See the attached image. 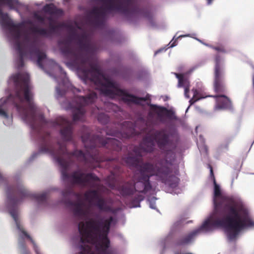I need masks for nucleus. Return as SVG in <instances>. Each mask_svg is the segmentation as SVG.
Masks as SVG:
<instances>
[{"label":"nucleus","instance_id":"f3484780","mask_svg":"<svg viewBox=\"0 0 254 254\" xmlns=\"http://www.w3.org/2000/svg\"><path fill=\"white\" fill-rule=\"evenodd\" d=\"M13 39L15 41L14 46L15 50L17 52L19 57L17 61V65L19 68H22L24 66V57L25 55V52L23 50L21 43L20 41L21 37V32H19L18 37L16 36L15 33H10Z\"/></svg>","mask_w":254,"mask_h":254},{"label":"nucleus","instance_id":"bb28decb","mask_svg":"<svg viewBox=\"0 0 254 254\" xmlns=\"http://www.w3.org/2000/svg\"><path fill=\"white\" fill-rule=\"evenodd\" d=\"M214 195L215 197H220L221 195V190L219 186L217 184L215 179L214 178Z\"/></svg>","mask_w":254,"mask_h":254},{"label":"nucleus","instance_id":"79ce46f5","mask_svg":"<svg viewBox=\"0 0 254 254\" xmlns=\"http://www.w3.org/2000/svg\"><path fill=\"white\" fill-rule=\"evenodd\" d=\"M150 207L151 208L155 209V203H152L150 202Z\"/></svg>","mask_w":254,"mask_h":254},{"label":"nucleus","instance_id":"9d476101","mask_svg":"<svg viewBox=\"0 0 254 254\" xmlns=\"http://www.w3.org/2000/svg\"><path fill=\"white\" fill-rule=\"evenodd\" d=\"M7 196L9 205L12 207H16L26 198H35L39 202H43L47 200L46 193L33 194L22 185L8 188Z\"/></svg>","mask_w":254,"mask_h":254},{"label":"nucleus","instance_id":"4468645a","mask_svg":"<svg viewBox=\"0 0 254 254\" xmlns=\"http://www.w3.org/2000/svg\"><path fill=\"white\" fill-rule=\"evenodd\" d=\"M53 127L59 126L62 127L60 133L64 141H71L72 139V123L66 119L59 117L53 123Z\"/></svg>","mask_w":254,"mask_h":254},{"label":"nucleus","instance_id":"a878e982","mask_svg":"<svg viewBox=\"0 0 254 254\" xmlns=\"http://www.w3.org/2000/svg\"><path fill=\"white\" fill-rule=\"evenodd\" d=\"M97 119L98 121L102 124H106L109 121V117L105 113H102L98 114Z\"/></svg>","mask_w":254,"mask_h":254},{"label":"nucleus","instance_id":"37998d69","mask_svg":"<svg viewBox=\"0 0 254 254\" xmlns=\"http://www.w3.org/2000/svg\"><path fill=\"white\" fill-rule=\"evenodd\" d=\"M27 23L29 24H32V22L31 21H27Z\"/></svg>","mask_w":254,"mask_h":254},{"label":"nucleus","instance_id":"0eeeda50","mask_svg":"<svg viewBox=\"0 0 254 254\" xmlns=\"http://www.w3.org/2000/svg\"><path fill=\"white\" fill-rule=\"evenodd\" d=\"M103 5L94 7L90 11L93 16V24L96 27L103 26L108 12L113 11L120 12L125 14L138 12L139 8L134 5L133 0H98Z\"/></svg>","mask_w":254,"mask_h":254},{"label":"nucleus","instance_id":"9b49d317","mask_svg":"<svg viewBox=\"0 0 254 254\" xmlns=\"http://www.w3.org/2000/svg\"><path fill=\"white\" fill-rule=\"evenodd\" d=\"M5 5L10 9H17L19 3L17 0H0V5ZM0 23L1 25L7 28L10 33H15L16 36H19V32L23 26L22 22L15 24L10 19L6 13H3L0 8Z\"/></svg>","mask_w":254,"mask_h":254},{"label":"nucleus","instance_id":"7c9ffc66","mask_svg":"<svg viewBox=\"0 0 254 254\" xmlns=\"http://www.w3.org/2000/svg\"><path fill=\"white\" fill-rule=\"evenodd\" d=\"M33 15V18L38 22L42 24L44 23L45 20V17L44 16L39 14L37 12H34Z\"/></svg>","mask_w":254,"mask_h":254},{"label":"nucleus","instance_id":"a18cd8bd","mask_svg":"<svg viewBox=\"0 0 254 254\" xmlns=\"http://www.w3.org/2000/svg\"><path fill=\"white\" fill-rule=\"evenodd\" d=\"M115 159H112V160H114ZM109 160H111V159H109Z\"/></svg>","mask_w":254,"mask_h":254},{"label":"nucleus","instance_id":"6ab92c4d","mask_svg":"<svg viewBox=\"0 0 254 254\" xmlns=\"http://www.w3.org/2000/svg\"><path fill=\"white\" fill-rule=\"evenodd\" d=\"M64 204L67 206H73V213L76 216H82L85 214L83 209L84 203L81 199H79L77 202H74L70 199L65 200Z\"/></svg>","mask_w":254,"mask_h":254},{"label":"nucleus","instance_id":"f704fd0d","mask_svg":"<svg viewBox=\"0 0 254 254\" xmlns=\"http://www.w3.org/2000/svg\"><path fill=\"white\" fill-rule=\"evenodd\" d=\"M20 230L21 231L22 233L26 237V238H27V239L30 238L29 235L24 230Z\"/></svg>","mask_w":254,"mask_h":254},{"label":"nucleus","instance_id":"a211bd4d","mask_svg":"<svg viewBox=\"0 0 254 254\" xmlns=\"http://www.w3.org/2000/svg\"><path fill=\"white\" fill-rule=\"evenodd\" d=\"M117 190L124 197L132 195L134 193L133 181H129L124 182L117 187Z\"/></svg>","mask_w":254,"mask_h":254},{"label":"nucleus","instance_id":"2f4dec72","mask_svg":"<svg viewBox=\"0 0 254 254\" xmlns=\"http://www.w3.org/2000/svg\"><path fill=\"white\" fill-rule=\"evenodd\" d=\"M72 192V191L69 189H66L62 191V195L63 197L64 198V201L65 200H68V199H66L65 198L69 196V195Z\"/></svg>","mask_w":254,"mask_h":254},{"label":"nucleus","instance_id":"39448f33","mask_svg":"<svg viewBox=\"0 0 254 254\" xmlns=\"http://www.w3.org/2000/svg\"><path fill=\"white\" fill-rule=\"evenodd\" d=\"M15 88L14 96L10 95L13 104L22 119L36 129V111L37 107L33 101V93L30 85L29 75L19 72L11 75L9 78Z\"/></svg>","mask_w":254,"mask_h":254},{"label":"nucleus","instance_id":"c756f323","mask_svg":"<svg viewBox=\"0 0 254 254\" xmlns=\"http://www.w3.org/2000/svg\"><path fill=\"white\" fill-rule=\"evenodd\" d=\"M9 212L11 216L13 217L15 222L16 223L17 226L19 229L20 230V226L17 222L18 215L17 211L13 208H10Z\"/></svg>","mask_w":254,"mask_h":254},{"label":"nucleus","instance_id":"412c9836","mask_svg":"<svg viewBox=\"0 0 254 254\" xmlns=\"http://www.w3.org/2000/svg\"><path fill=\"white\" fill-rule=\"evenodd\" d=\"M123 127H127V130L124 132V137L126 138L132 137L138 134L135 130V125L130 121H125L123 123Z\"/></svg>","mask_w":254,"mask_h":254},{"label":"nucleus","instance_id":"4c0bfd02","mask_svg":"<svg viewBox=\"0 0 254 254\" xmlns=\"http://www.w3.org/2000/svg\"><path fill=\"white\" fill-rule=\"evenodd\" d=\"M179 37H178L172 44L170 45V47H173L177 45V40L178 39Z\"/></svg>","mask_w":254,"mask_h":254},{"label":"nucleus","instance_id":"1a4fd4ad","mask_svg":"<svg viewBox=\"0 0 254 254\" xmlns=\"http://www.w3.org/2000/svg\"><path fill=\"white\" fill-rule=\"evenodd\" d=\"M113 217L104 220L89 218L85 222H80L78 230L82 237L79 238H108L110 227L113 222Z\"/></svg>","mask_w":254,"mask_h":254},{"label":"nucleus","instance_id":"f257e3e1","mask_svg":"<svg viewBox=\"0 0 254 254\" xmlns=\"http://www.w3.org/2000/svg\"><path fill=\"white\" fill-rule=\"evenodd\" d=\"M77 27L81 30V32L78 34L74 28H71L70 38L77 40L79 49L72 47L69 39L59 41V45L62 55L69 61L67 64L76 68L79 76L84 83L94 84L107 97L111 98L121 97L125 103L138 105L140 101H146L147 97H138L128 94L125 90L118 88L114 82L105 77L97 64L93 63L91 59L82 52L83 50L87 51L90 49L89 33L79 26H77Z\"/></svg>","mask_w":254,"mask_h":254},{"label":"nucleus","instance_id":"c85d7f7f","mask_svg":"<svg viewBox=\"0 0 254 254\" xmlns=\"http://www.w3.org/2000/svg\"><path fill=\"white\" fill-rule=\"evenodd\" d=\"M181 227V223L179 221L175 222L171 227L170 234H173L180 230Z\"/></svg>","mask_w":254,"mask_h":254},{"label":"nucleus","instance_id":"4be33fe9","mask_svg":"<svg viewBox=\"0 0 254 254\" xmlns=\"http://www.w3.org/2000/svg\"><path fill=\"white\" fill-rule=\"evenodd\" d=\"M176 77L178 79V87H186L190 86V83L186 77V75L184 73H174Z\"/></svg>","mask_w":254,"mask_h":254},{"label":"nucleus","instance_id":"20e7f679","mask_svg":"<svg viewBox=\"0 0 254 254\" xmlns=\"http://www.w3.org/2000/svg\"><path fill=\"white\" fill-rule=\"evenodd\" d=\"M174 160L162 159L156 163L146 162L140 166L137 181L133 182L134 192L146 193L152 189L150 178L155 176L157 180L161 181L171 188L176 187L179 183V178L174 174L173 162Z\"/></svg>","mask_w":254,"mask_h":254},{"label":"nucleus","instance_id":"473e14b6","mask_svg":"<svg viewBox=\"0 0 254 254\" xmlns=\"http://www.w3.org/2000/svg\"><path fill=\"white\" fill-rule=\"evenodd\" d=\"M0 116L5 119H7L8 118V115L7 113L1 108H0Z\"/></svg>","mask_w":254,"mask_h":254},{"label":"nucleus","instance_id":"aec40b11","mask_svg":"<svg viewBox=\"0 0 254 254\" xmlns=\"http://www.w3.org/2000/svg\"><path fill=\"white\" fill-rule=\"evenodd\" d=\"M150 107L152 109L154 110L158 109L159 112L158 113V116L160 118L162 116L161 114H163L165 112V116L169 119L172 120H176L177 119L175 112L171 110H168L165 107H159L155 105H151Z\"/></svg>","mask_w":254,"mask_h":254},{"label":"nucleus","instance_id":"ea45409f","mask_svg":"<svg viewBox=\"0 0 254 254\" xmlns=\"http://www.w3.org/2000/svg\"><path fill=\"white\" fill-rule=\"evenodd\" d=\"M47 19L50 21V23L53 24L54 21L53 18L51 16H49L47 18Z\"/></svg>","mask_w":254,"mask_h":254},{"label":"nucleus","instance_id":"a19ab883","mask_svg":"<svg viewBox=\"0 0 254 254\" xmlns=\"http://www.w3.org/2000/svg\"><path fill=\"white\" fill-rule=\"evenodd\" d=\"M40 120H41V122H42L43 123H46V121L44 118L43 115H40Z\"/></svg>","mask_w":254,"mask_h":254},{"label":"nucleus","instance_id":"de8ad7c7","mask_svg":"<svg viewBox=\"0 0 254 254\" xmlns=\"http://www.w3.org/2000/svg\"><path fill=\"white\" fill-rule=\"evenodd\" d=\"M174 38L173 39H172V40H171V42H173V40H174Z\"/></svg>","mask_w":254,"mask_h":254},{"label":"nucleus","instance_id":"cd10ccee","mask_svg":"<svg viewBox=\"0 0 254 254\" xmlns=\"http://www.w3.org/2000/svg\"><path fill=\"white\" fill-rule=\"evenodd\" d=\"M206 45H207L210 48H211L217 52H221L222 53H227V51L225 49L224 46L222 45L217 46H212V45H208V44H206Z\"/></svg>","mask_w":254,"mask_h":254},{"label":"nucleus","instance_id":"58836bf2","mask_svg":"<svg viewBox=\"0 0 254 254\" xmlns=\"http://www.w3.org/2000/svg\"><path fill=\"white\" fill-rule=\"evenodd\" d=\"M50 137V133H49L48 132H47L46 133V136L45 137V138H44V141H45V140H49V138Z\"/></svg>","mask_w":254,"mask_h":254},{"label":"nucleus","instance_id":"72a5a7b5","mask_svg":"<svg viewBox=\"0 0 254 254\" xmlns=\"http://www.w3.org/2000/svg\"><path fill=\"white\" fill-rule=\"evenodd\" d=\"M185 89V96L186 98H189L190 96L189 95V92L190 91V86L184 87Z\"/></svg>","mask_w":254,"mask_h":254},{"label":"nucleus","instance_id":"b1692460","mask_svg":"<svg viewBox=\"0 0 254 254\" xmlns=\"http://www.w3.org/2000/svg\"><path fill=\"white\" fill-rule=\"evenodd\" d=\"M18 247L21 254H30L26 249L25 239H19Z\"/></svg>","mask_w":254,"mask_h":254},{"label":"nucleus","instance_id":"393cba45","mask_svg":"<svg viewBox=\"0 0 254 254\" xmlns=\"http://www.w3.org/2000/svg\"><path fill=\"white\" fill-rule=\"evenodd\" d=\"M204 98V97H202L200 95V94L199 93H198L196 90H194L193 91V97L189 101L190 105H193L196 101H198L199 100H200L201 99Z\"/></svg>","mask_w":254,"mask_h":254},{"label":"nucleus","instance_id":"c9c22d12","mask_svg":"<svg viewBox=\"0 0 254 254\" xmlns=\"http://www.w3.org/2000/svg\"><path fill=\"white\" fill-rule=\"evenodd\" d=\"M237 239H228V243L229 244H233L236 243Z\"/></svg>","mask_w":254,"mask_h":254},{"label":"nucleus","instance_id":"7ed1b4c3","mask_svg":"<svg viewBox=\"0 0 254 254\" xmlns=\"http://www.w3.org/2000/svg\"><path fill=\"white\" fill-rule=\"evenodd\" d=\"M214 204L216 209H220L227 215L221 219L206 220L199 227L192 231L187 238H193L198 234L211 232L218 227L225 228L234 235L246 228H254V221L249 216H245L243 219L240 218L238 205L233 198L221 196L219 201L214 199Z\"/></svg>","mask_w":254,"mask_h":254},{"label":"nucleus","instance_id":"f8f14e48","mask_svg":"<svg viewBox=\"0 0 254 254\" xmlns=\"http://www.w3.org/2000/svg\"><path fill=\"white\" fill-rule=\"evenodd\" d=\"M97 98V95L94 91H89L86 96H76L74 99L75 105H69V108L72 111L73 121H82L85 113L84 107L94 103Z\"/></svg>","mask_w":254,"mask_h":254},{"label":"nucleus","instance_id":"e433bc0d","mask_svg":"<svg viewBox=\"0 0 254 254\" xmlns=\"http://www.w3.org/2000/svg\"><path fill=\"white\" fill-rule=\"evenodd\" d=\"M210 175L212 177V179H213V182H214V178H215L214 177V174H213V169H212V168L210 166Z\"/></svg>","mask_w":254,"mask_h":254},{"label":"nucleus","instance_id":"6e6552de","mask_svg":"<svg viewBox=\"0 0 254 254\" xmlns=\"http://www.w3.org/2000/svg\"><path fill=\"white\" fill-rule=\"evenodd\" d=\"M59 25L50 23L49 29L38 27H32L30 28L31 33L33 35L32 39L28 34H25L23 38V43L27 47L30 54L37 57V64L39 67L43 68L42 61L46 59V54L42 52L38 45L39 35L46 38H51L59 28Z\"/></svg>","mask_w":254,"mask_h":254},{"label":"nucleus","instance_id":"f03ea898","mask_svg":"<svg viewBox=\"0 0 254 254\" xmlns=\"http://www.w3.org/2000/svg\"><path fill=\"white\" fill-rule=\"evenodd\" d=\"M81 139L84 143L86 152L80 150H75L68 152L65 145L58 142L59 148L48 144L42 146V152L51 154L61 167L62 179L64 181L69 178L72 184L85 186L94 182L99 181V178L94 173H84L80 170L73 171L70 175L68 174L69 166L73 163V157H75L79 162H83L90 169L96 167V163H98L101 159L99 151L97 148L105 147L110 150L119 152L122 149V143L113 138H104L99 135L91 136L89 133L82 135Z\"/></svg>","mask_w":254,"mask_h":254},{"label":"nucleus","instance_id":"ddd939ff","mask_svg":"<svg viewBox=\"0 0 254 254\" xmlns=\"http://www.w3.org/2000/svg\"><path fill=\"white\" fill-rule=\"evenodd\" d=\"M213 87L216 95L226 93L227 88L225 81V71L221 62V58L218 54L214 56V78Z\"/></svg>","mask_w":254,"mask_h":254},{"label":"nucleus","instance_id":"dca6fc26","mask_svg":"<svg viewBox=\"0 0 254 254\" xmlns=\"http://www.w3.org/2000/svg\"><path fill=\"white\" fill-rule=\"evenodd\" d=\"M211 97L215 98L216 110H225L229 111H233V106L231 99L223 94L215 95L211 96Z\"/></svg>","mask_w":254,"mask_h":254},{"label":"nucleus","instance_id":"09e8293b","mask_svg":"<svg viewBox=\"0 0 254 254\" xmlns=\"http://www.w3.org/2000/svg\"><path fill=\"white\" fill-rule=\"evenodd\" d=\"M208 97H211V96H208ZM206 97H208V96H206Z\"/></svg>","mask_w":254,"mask_h":254},{"label":"nucleus","instance_id":"c03bdc74","mask_svg":"<svg viewBox=\"0 0 254 254\" xmlns=\"http://www.w3.org/2000/svg\"><path fill=\"white\" fill-rule=\"evenodd\" d=\"M2 178V175L0 173V179H1Z\"/></svg>","mask_w":254,"mask_h":254},{"label":"nucleus","instance_id":"2eb2a0df","mask_svg":"<svg viewBox=\"0 0 254 254\" xmlns=\"http://www.w3.org/2000/svg\"><path fill=\"white\" fill-rule=\"evenodd\" d=\"M84 197L87 200L92 202L96 200L95 205L102 211H109L111 210L110 206L106 204L105 200L101 197L96 190H91L85 192Z\"/></svg>","mask_w":254,"mask_h":254},{"label":"nucleus","instance_id":"423d86ee","mask_svg":"<svg viewBox=\"0 0 254 254\" xmlns=\"http://www.w3.org/2000/svg\"><path fill=\"white\" fill-rule=\"evenodd\" d=\"M155 141L158 148L165 154V159L172 160L175 159L174 150L175 145L173 140L170 138V135L166 132L165 129L156 130L153 134L144 136L139 145L134 147L133 152L135 156L128 155L122 159V162L127 166L138 168L139 171V165L141 161L143 153H150L153 151Z\"/></svg>","mask_w":254,"mask_h":254},{"label":"nucleus","instance_id":"5701e85b","mask_svg":"<svg viewBox=\"0 0 254 254\" xmlns=\"http://www.w3.org/2000/svg\"><path fill=\"white\" fill-rule=\"evenodd\" d=\"M44 11L51 15H60L63 13L61 9L57 8L53 4H46L43 7Z\"/></svg>","mask_w":254,"mask_h":254},{"label":"nucleus","instance_id":"49530a36","mask_svg":"<svg viewBox=\"0 0 254 254\" xmlns=\"http://www.w3.org/2000/svg\"><path fill=\"white\" fill-rule=\"evenodd\" d=\"M174 38L173 39H172V40H171V42H173V40H174Z\"/></svg>","mask_w":254,"mask_h":254}]
</instances>
